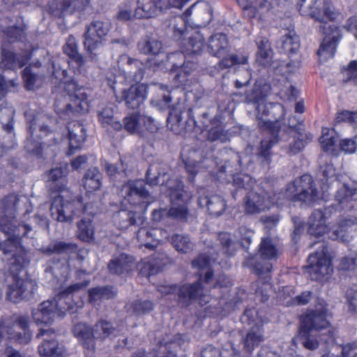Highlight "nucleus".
<instances>
[{"instance_id": "nucleus-42", "label": "nucleus", "mask_w": 357, "mask_h": 357, "mask_svg": "<svg viewBox=\"0 0 357 357\" xmlns=\"http://www.w3.org/2000/svg\"><path fill=\"white\" fill-rule=\"evenodd\" d=\"M293 137L294 139L289 142V144L282 146V149L289 155H295L301 152L307 141L312 139V135L310 134H305L303 136L297 135H290Z\"/></svg>"}, {"instance_id": "nucleus-36", "label": "nucleus", "mask_w": 357, "mask_h": 357, "mask_svg": "<svg viewBox=\"0 0 357 357\" xmlns=\"http://www.w3.org/2000/svg\"><path fill=\"white\" fill-rule=\"evenodd\" d=\"M138 51L144 54H159L162 50V42L155 37L145 36L137 43Z\"/></svg>"}, {"instance_id": "nucleus-58", "label": "nucleus", "mask_w": 357, "mask_h": 357, "mask_svg": "<svg viewBox=\"0 0 357 357\" xmlns=\"http://www.w3.org/2000/svg\"><path fill=\"white\" fill-rule=\"evenodd\" d=\"M15 323L24 331V334L18 335V340L21 343H28L32 336L31 332L29 329V317L26 315L19 317Z\"/></svg>"}, {"instance_id": "nucleus-29", "label": "nucleus", "mask_w": 357, "mask_h": 357, "mask_svg": "<svg viewBox=\"0 0 357 357\" xmlns=\"http://www.w3.org/2000/svg\"><path fill=\"white\" fill-rule=\"evenodd\" d=\"M162 12L161 0H137L135 13L139 18L153 17Z\"/></svg>"}, {"instance_id": "nucleus-55", "label": "nucleus", "mask_w": 357, "mask_h": 357, "mask_svg": "<svg viewBox=\"0 0 357 357\" xmlns=\"http://www.w3.org/2000/svg\"><path fill=\"white\" fill-rule=\"evenodd\" d=\"M213 280V272L207 270L204 276V282L206 284H209V287H223L231 285V280L224 274L220 275L215 279V282H212Z\"/></svg>"}, {"instance_id": "nucleus-59", "label": "nucleus", "mask_w": 357, "mask_h": 357, "mask_svg": "<svg viewBox=\"0 0 357 357\" xmlns=\"http://www.w3.org/2000/svg\"><path fill=\"white\" fill-rule=\"evenodd\" d=\"M293 193L291 190H289V185H287L285 190H280L273 193L272 195H268L267 198L268 204L272 203L277 205H282L287 200L291 201V196Z\"/></svg>"}, {"instance_id": "nucleus-12", "label": "nucleus", "mask_w": 357, "mask_h": 357, "mask_svg": "<svg viewBox=\"0 0 357 357\" xmlns=\"http://www.w3.org/2000/svg\"><path fill=\"white\" fill-rule=\"evenodd\" d=\"M327 317L328 312L326 309L310 311L302 317L301 328L307 331L326 330V333L332 338L333 335Z\"/></svg>"}, {"instance_id": "nucleus-16", "label": "nucleus", "mask_w": 357, "mask_h": 357, "mask_svg": "<svg viewBox=\"0 0 357 357\" xmlns=\"http://www.w3.org/2000/svg\"><path fill=\"white\" fill-rule=\"evenodd\" d=\"M245 199V211L246 213H259L268 208L267 193L258 186L248 192Z\"/></svg>"}, {"instance_id": "nucleus-3", "label": "nucleus", "mask_w": 357, "mask_h": 357, "mask_svg": "<svg viewBox=\"0 0 357 357\" xmlns=\"http://www.w3.org/2000/svg\"><path fill=\"white\" fill-rule=\"evenodd\" d=\"M18 199L14 195H8L0 201V231L6 236H13L20 241L23 236H29L31 227L29 225H20L15 220L16 205Z\"/></svg>"}, {"instance_id": "nucleus-5", "label": "nucleus", "mask_w": 357, "mask_h": 357, "mask_svg": "<svg viewBox=\"0 0 357 357\" xmlns=\"http://www.w3.org/2000/svg\"><path fill=\"white\" fill-rule=\"evenodd\" d=\"M55 120L46 114H38L30 122L29 126V137L25 142L27 151L39 155L42 151V143L34 141V137L42 138L51 132V126Z\"/></svg>"}, {"instance_id": "nucleus-41", "label": "nucleus", "mask_w": 357, "mask_h": 357, "mask_svg": "<svg viewBox=\"0 0 357 357\" xmlns=\"http://www.w3.org/2000/svg\"><path fill=\"white\" fill-rule=\"evenodd\" d=\"M259 252L261 259L264 261L275 260L280 252L270 238H264L259 245Z\"/></svg>"}, {"instance_id": "nucleus-9", "label": "nucleus", "mask_w": 357, "mask_h": 357, "mask_svg": "<svg viewBox=\"0 0 357 357\" xmlns=\"http://www.w3.org/2000/svg\"><path fill=\"white\" fill-rule=\"evenodd\" d=\"M319 31L325 35L323 41L317 50V54L324 59L334 56L338 40L341 38L340 30L333 22L326 23L319 26Z\"/></svg>"}, {"instance_id": "nucleus-22", "label": "nucleus", "mask_w": 357, "mask_h": 357, "mask_svg": "<svg viewBox=\"0 0 357 357\" xmlns=\"http://www.w3.org/2000/svg\"><path fill=\"white\" fill-rule=\"evenodd\" d=\"M329 212V209H326L324 212L321 210H315L312 213L307 222V233L310 236L319 238L326 232L328 227L326 220Z\"/></svg>"}, {"instance_id": "nucleus-20", "label": "nucleus", "mask_w": 357, "mask_h": 357, "mask_svg": "<svg viewBox=\"0 0 357 357\" xmlns=\"http://www.w3.org/2000/svg\"><path fill=\"white\" fill-rule=\"evenodd\" d=\"M169 166L162 162L152 163L146 172L147 184L151 186L164 185L169 179Z\"/></svg>"}, {"instance_id": "nucleus-63", "label": "nucleus", "mask_w": 357, "mask_h": 357, "mask_svg": "<svg viewBox=\"0 0 357 357\" xmlns=\"http://www.w3.org/2000/svg\"><path fill=\"white\" fill-rule=\"evenodd\" d=\"M340 268L344 271H354L357 268V251H352L342 258Z\"/></svg>"}, {"instance_id": "nucleus-21", "label": "nucleus", "mask_w": 357, "mask_h": 357, "mask_svg": "<svg viewBox=\"0 0 357 357\" xmlns=\"http://www.w3.org/2000/svg\"><path fill=\"white\" fill-rule=\"evenodd\" d=\"M119 66L129 77H133L134 81H141L145 74L142 66L144 64L139 60L132 59L127 55H121L118 61Z\"/></svg>"}, {"instance_id": "nucleus-17", "label": "nucleus", "mask_w": 357, "mask_h": 357, "mask_svg": "<svg viewBox=\"0 0 357 357\" xmlns=\"http://www.w3.org/2000/svg\"><path fill=\"white\" fill-rule=\"evenodd\" d=\"M91 0H61L60 8H50V13L58 18L80 14L90 6Z\"/></svg>"}, {"instance_id": "nucleus-60", "label": "nucleus", "mask_w": 357, "mask_h": 357, "mask_svg": "<svg viewBox=\"0 0 357 357\" xmlns=\"http://www.w3.org/2000/svg\"><path fill=\"white\" fill-rule=\"evenodd\" d=\"M169 218L181 221L186 222L190 216L189 211L185 205H180L172 207L168 210Z\"/></svg>"}, {"instance_id": "nucleus-8", "label": "nucleus", "mask_w": 357, "mask_h": 357, "mask_svg": "<svg viewBox=\"0 0 357 357\" xmlns=\"http://www.w3.org/2000/svg\"><path fill=\"white\" fill-rule=\"evenodd\" d=\"M108 32V24L100 20H94L87 26L84 35L83 45L92 59L95 56L93 52L102 45Z\"/></svg>"}, {"instance_id": "nucleus-62", "label": "nucleus", "mask_w": 357, "mask_h": 357, "mask_svg": "<svg viewBox=\"0 0 357 357\" xmlns=\"http://www.w3.org/2000/svg\"><path fill=\"white\" fill-rule=\"evenodd\" d=\"M7 236L8 238L6 241L0 242V250L4 255L15 252L21 246L17 238H14L13 236Z\"/></svg>"}, {"instance_id": "nucleus-35", "label": "nucleus", "mask_w": 357, "mask_h": 357, "mask_svg": "<svg viewBox=\"0 0 357 357\" xmlns=\"http://www.w3.org/2000/svg\"><path fill=\"white\" fill-rule=\"evenodd\" d=\"M82 183L88 192L98 190L102 185V174L96 167L89 169L82 178Z\"/></svg>"}, {"instance_id": "nucleus-39", "label": "nucleus", "mask_w": 357, "mask_h": 357, "mask_svg": "<svg viewBox=\"0 0 357 357\" xmlns=\"http://www.w3.org/2000/svg\"><path fill=\"white\" fill-rule=\"evenodd\" d=\"M26 29L25 24L22 19H20L15 25L3 30L4 40L10 43L22 41L26 37Z\"/></svg>"}, {"instance_id": "nucleus-48", "label": "nucleus", "mask_w": 357, "mask_h": 357, "mask_svg": "<svg viewBox=\"0 0 357 357\" xmlns=\"http://www.w3.org/2000/svg\"><path fill=\"white\" fill-rule=\"evenodd\" d=\"M94 226L90 218H84L77 222V236L82 241L89 242L93 239Z\"/></svg>"}, {"instance_id": "nucleus-64", "label": "nucleus", "mask_w": 357, "mask_h": 357, "mask_svg": "<svg viewBox=\"0 0 357 357\" xmlns=\"http://www.w3.org/2000/svg\"><path fill=\"white\" fill-rule=\"evenodd\" d=\"M354 233V229H347L338 226V228L332 233L331 237L342 243H349L352 239Z\"/></svg>"}, {"instance_id": "nucleus-49", "label": "nucleus", "mask_w": 357, "mask_h": 357, "mask_svg": "<svg viewBox=\"0 0 357 357\" xmlns=\"http://www.w3.org/2000/svg\"><path fill=\"white\" fill-rule=\"evenodd\" d=\"M22 77L27 90H34L40 87L44 79V76L33 72L31 66H27L23 70Z\"/></svg>"}, {"instance_id": "nucleus-30", "label": "nucleus", "mask_w": 357, "mask_h": 357, "mask_svg": "<svg viewBox=\"0 0 357 357\" xmlns=\"http://www.w3.org/2000/svg\"><path fill=\"white\" fill-rule=\"evenodd\" d=\"M29 264L27 251L22 245L13 252V257L9 259L8 275L7 277L19 275L20 273Z\"/></svg>"}, {"instance_id": "nucleus-61", "label": "nucleus", "mask_w": 357, "mask_h": 357, "mask_svg": "<svg viewBox=\"0 0 357 357\" xmlns=\"http://www.w3.org/2000/svg\"><path fill=\"white\" fill-rule=\"evenodd\" d=\"M153 303L149 301H136L130 304V310L135 315H142L152 311Z\"/></svg>"}, {"instance_id": "nucleus-11", "label": "nucleus", "mask_w": 357, "mask_h": 357, "mask_svg": "<svg viewBox=\"0 0 357 357\" xmlns=\"http://www.w3.org/2000/svg\"><path fill=\"white\" fill-rule=\"evenodd\" d=\"M121 196L132 204L140 199H151L152 196L146 188V183L142 179L128 180L121 190Z\"/></svg>"}, {"instance_id": "nucleus-19", "label": "nucleus", "mask_w": 357, "mask_h": 357, "mask_svg": "<svg viewBox=\"0 0 357 357\" xmlns=\"http://www.w3.org/2000/svg\"><path fill=\"white\" fill-rule=\"evenodd\" d=\"M136 267L135 259L125 253L114 257L108 264L110 273L126 276Z\"/></svg>"}, {"instance_id": "nucleus-32", "label": "nucleus", "mask_w": 357, "mask_h": 357, "mask_svg": "<svg viewBox=\"0 0 357 357\" xmlns=\"http://www.w3.org/2000/svg\"><path fill=\"white\" fill-rule=\"evenodd\" d=\"M202 207L207 208L211 215L219 216L225 210L226 204L225 200L219 195L202 196L198 200Z\"/></svg>"}, {"instance_id": "nucleus-46", "label": "nucleus", "mask_w": 357, "mask_h": 357, "mask_svg": "<svg viewBox=\"0 0 357 357\" xmlns=\"http://www.w3.org/2000/svg\"><path fill=\"white\" fill-rule=\"evenodd\" d=\"M289 190L294 194L303 192L305 190L317 188L312 177L309 174H304L295 179L291 183L288 184Z\"/></svg>"}, {"instance_id": "nucleus-52", "label": "nucleus", "mask_w": 357, "mask_h": 357, "mask_svg": "<svg viewBox=\"0 0 357 357\" xmlns=\"http://www.w3.org/2000/svg\"><path fill=\"white\" fill-rule=\"evenodd\" d=\"M172 244L175 249L182 253L192 250L194 244L190 237L185 234H174L171 238Z\"/></svg>"}, {"instance_id": "nucleus-15", "label": "nucleus", "mask_w": 357, "mask_h": 357, "mask_svg": "<svg viewBox=\"0 0 357 357\" xmlns=\"http://www.w3.org/2000/svg\"><path fill=\"white\" fill-rule=\"evenodd\" d=\"M171 262L170 258L165 252H156L150 258L140 261L137 268L142 274L150 276L156 275Z\"/></svg>"}, {"instance_id": "nucleus-6", "label": "nucleus", "mask_w": 357, "mask_h": 357, "mask_svg": "<svg viewBox=\"0 0 357 357\" xmlns=\"http://www.w3.org/2000/svg\"><path fill=\"white\" fill-rule=\"evenodd\" d=\"M320 244L319 248H321V252L316 251L310 255L307 259V266H305L307 273L313 280L323 281L326 276L330 275L333 268L331 266V259L328 256L327 248L324 242H315L310 245Z\"/></svg>"}, {"instance_id": "nucleus-40", "label": "nucleus", "mask_w": 357, "mask_h": 357, "mask_svg": "<svg viewBox=\"0 0 357 357\" xmlns=\"http://www.w3.org/2000/svg\"><path fill=\"white\" fill-rule=\"evenodd\" d=\"M2 105L1 104L0 107V122L2 124V128L8 135H10V137H15L13 124L15 109L7 103L5 106Z\"/></svg>"}, {"instance_id": "nucleus-10", "label": "nucleus", "mask_w": 357, "mask_h": 357, "mask_svg": "<svg viewBox=\"0 0 357 357\" xmlns=\"http://www.w3.org/2000/svg\"><path fill=\"white\" fill-rule=\"evenodd\" d=\"M148 86L144 84H134L116 95L119 102H124L125 106L131 110L138 109L146 99Z\"/></svg>"}, {"instance_id": "nucleus-44", "label": "nucleus", "mask_w": 357, "mask_h": 357, "mask_svg": "<svg viewBox=\"0 0 357 357\" xmlns=\"http://www.w3.org/2000/svg\"><path fill=\"white\" fill-rule=\"evenodd\" d=\"M255 181L248 174H237L234 175L232 185L235 190L232 191V195L234 199L236 198L238 191L252 190L254 188Z\"/></svg>"}, {"instance_id": "nucleus-56", "label": "nucleus", "mask_w": 357, "mask_h": 357, "mask_svg": "<svg viewBox=\"0 0 357 357\" xmlns=\"http://www.w3.org/2000/svg\"><path fill=\"white\" fill-rule=\"evenodd\" d=\"M142 121V116L138 114H133L126 116L123 119V126L125 130L131 134L140 132V124Z\"/></svg>"}, {"instance_id": "nucleus-28", "label": "nucleus", "mask_w": 357, "mask_h": 357, "mask_svg": "<svg viewBox=\"0 0 357 357\" xmlns=\"http://www.w3.org/2000/svg\"><path fill=\"white\" fill-rule=\"evenodd\" d=\"M43 357H66V349L62 343L54 338L44 339L38 347Z\"/></svg>"}, {"instance_id": "nucleus-33", "label": "nucleus", "mask_w": 357, "mask_h": 357, "mask_svg": "<svg viewBox=\"0 0 357 357\" xmlns=\"http://www.w3.org/2000/svg\"><path fill=\"white\" fill-rule=\"evenodd\" d=\"M264 340L263 328L261 326H252L243 338L242 342L245 351L251 353Z\"/></svg>"}, {"instance_id": "nucleus-13", "label": "nucleus", "mask_w": 357, "mask_h": 357, "mask_svg": "<svg viewBox=\"0 0 357 357\" xmlns=\"http://www.w3.org/2000/svg\"><path fill=\"white\" fill-rule=\"evenodd\" d=\"M10 278L13 283L8 287L7 298L15 303L29 300L35 290V284L31 281L21 279L19 275Z\"/></svg>"}, {"instance_id": "nucleus-2", "label": "nucleus", "mask_w": 357, "mask_h": 357, "mask_svg": "<svg viewBox=\"0 0 357 357\" xmlns=\"http://www.w3.org/2000/svg\"><path fill=\"white\" fill-rule=\"evenodd\" d=\"M259 126H265L271 130L273 139H264L261 142L258 158L264 166L269 165L271 162V149L274 144L280 140L285 141L289 135L303 136L305 133L303 121L296 116H291L287 123L280 126L278 121L273 122L271 119H264L259 122Z\"/></svg>"}, {"instance_id": "nucleus-24", "label": "nucleus", "mask_w": 357, "mask_h": 357, "mask_svg": "<svg viewBox=\"0 0 357 357\" xmlns=\"http://www.w3.org/2000/svg\"><path fill=\"white\" fill-rule=\"evenodd\" d=\"M68 174L66 167H55L47 172L45 179L48 188L55 192L64 190L67 184L66 176Z\"/></svg>"}, {"instance_id": "nucleus-18", "label": "nucleus", "mask_w": 357, "mask_h": 357, "mask_svg": "<svg viewBox=\"0 0 357 357\" xmlns=\"http://www.w3.org/2000/svg\"><path fill=\"white\" fill-rule=\"evenodd\" d=\"M31 316L36 324L49 325L54 322L56 317H58V311L54 305V301L47 300L40 303L36 308L33 309Z\"/></svg>"}, {"instance_id": "nucleus-45", "label": "nucleus", "mask_w": 357, "mask_h": 357, "mask_svg": "<svg viewBox=\"0 0 357 357\" xmlns=\"http://www.w3.org/2000/svg\"><path fill=\"white\" fill-rule=\"evenodd\" d=\"M257 61L261 66L269 65L272 60L273 51L268 40L266 38L260 39L257 42Z\"/></svg>"}, {"instance_id": "nucleus-34", "label": "nucleus", "mask_w": 357, "mask_h": 357, "mask_svg": "<svg viewBox=\"0 0 357 357\" xmlns=\"http://www.w3.org/2000/svg\"><path fill=\"white\" fill-rule=\"evenodd\" d=\"M39 251L46 255H52L53 254L70 255L77 252V246L72 243L54 241L47 246L40 248Z\"/></svg>"}, {"instance_id": "nucleus-23", "label": "nucleus", "mask_w": 357, "mask_h": 357, "mask_svg": "<svg viewBox=\"0 0 357 357\" xmlns=\"http://www.w3.org/2000/svg\"><path fill=\"white\" fill-rule=\"evenodd\" d=\"M69 273L70 268L67 262L59 259L50 261L45 271V277L53 284L66 280Z\"/></svg>"}, {"instance_id": "nucleus-26", "label": "nucleus", "mask_w": 357, "mask_h": 357, "mask_svg": "<svg viewBox=\"0 0 357 357\" xmlns=\"http://www.w3.org/2000/svg\"><path fill=\"white\" fill-rule=\"evenodd\" d=\"M203 296L204 288L200 281L190 284H184L178 289V302L183 305H188L191 302Z\"/></svg>"}, {"instance_id": "nucleus-38", "label": "nucleus", "mask_w": 357, "mask_h": 357, "mask_svg": "<svg viewBox=\"0 0 357 357\" xmlns=\"http://www.w3.org/2000/svg\"><path fill=\"white\" fill-rule=\"evenodd\" d=\"M115 224L120 229H127L141 220L140 215L129 210H121L114 215Z\"/></svg>"}, {"instance_id": "nucleus-47", "label": "nucleus", "mask_w": 357, "mask_h": 357, "mask_svg": "<svg viewBox=\"0 0 357 357\" xmlns=\"http://www.w3.org/2000/svg\"><path fill=\"white\" fill-rule=\"evenodd\" d=\"M116 296V291L111 286H98L89 290V301L95 303L102 299H111Z\"/></svg>"}, {"instance_id": "nucleus-1", "label": "nucleus", "mask_w": 357, "mask_h": 357, "mask_svg": "<svg viewBox=\"0 0 357 357\" xmlns=\"http://www.w3.org/2000/svg\"><path fill=\"white\" fill-rule=\"evenodd\" d=\"M57 72H53V75L64 84V89L68 93V97L56 99L54 107L55 111L61 117H70L71 114L84 113L89 111V102L88 100L89 89L80 86L75 80L66 81L67 71L61 70L62 77L58 76Z\"/></svg>"}, {"instance_id": "nucleus-53", "label": "nucleus", "mask_w": 357, "mask_h": 357, "mask_svg": "<svg viewBox=\"0 0 357 357\" xmlns=\"http://www.w3.org/2000/svg\"><path fill=\"white\" fill-rule=\"evenodd\" d=\"M63 48L64 53L73 59L79 66L81 67L84 65L85 59L79 52L78 46L73 38H69Z\"/></svg>"}, {"instance_id": "nucleus-7", "label": "nucleus", "mask_w": 357, "mask_h": 357, "mask_svg": "<svg viewBox=\"0 0 357 357\" xmlns=\"http://www.w3.org/2000/svg\"><path fill=\"white\" fill-rule=\"evenodd\" d=\"M298 10L302 15L310 16L319 22L331 23L335 14L326 0H298Z\"/></svg>"}, {"instance_id": "nucleus-57", "label": "nucleus", "mask_w": 357, "mask_h": 357, "mask_svg": "<svg viewBox=\"0 0 357 357\" xmlns=\"http://www.w3.org/2000/svg\"><path fill=\"white\" fill-rule=\"evenodd\" d=\"M204 46V38L199 32L195 33L189 38L187 51L192 54H199Z\"/></svg>"}, {"instance_id": "nucleus-43", "label": "nucleus", "mask_w": 357, "mask_h": 357, "mask_svg": "<svg viewBox=\"0 0 357 357\" xmlns=\"http://www.w3.org/2000/svg\"><path fill=\"white\" fill-rule=\"evenodd\" d=\"M52 301H54V305H55V308L58 311V317H63L68 311L73 312L76 311L75 307H77L71 298L69 297V295L63 291H61Z\"/></svg>"}, {"instance_id": "nucleus-54", "label": "nucleus", "mask_w": 357, "mask_h": 357, "mask_svg": "<svg viewBox=\"0 0 357 357\" xmlns=\"http://www.w3.org/2000/svg\"><path fill=\"white\" fill-rule=\"evenodd\" d=\"M319 199V192L317 188L307 190L303 192H296L291 196L292 202H300L306 204H311Z\"/></svg>"}, {"instance_id": "nucleus-27", "label": "nucleus", "mask_w": 357, "mask_h": 357, "mask_svg": "<svg viewBox=\"0 0 357 357\" xmlns=\"http://www.w3.org/2000/svg\"><path fill=\"white\" fill-rule=\"evenodd\" d=\"M26 58L4 46L1 47L0 68L3 70H15L21 68L26 65Z\"/></svg>"}, {"instance_id": "nucleus-37", "label": "nucleus", "mask_w": 357, "mask_h": 357, "mask_svg": "<svg viewBox=\"0 0 357 357\" xmlns=\"http://www.w3.org/2000/svg\"><path fill=\"white\" fill-rule=\"evenodd\" d=\"M278 48L282 53L288 55L296 53L300 48L298 36L295 32L289 31L281 37L278 43Z\"/></svg>"}, {"instance_id": "nucleus-50", "label": "nucleus", "mask_w": 357, "mask_h": 357, "mask_svg": "<svg viewBox=\"0 0 357 357\" xmlns=\"http://www.w3.org/2000/svg\"><path fill=\"white\" fill-rule=\"evenodd\" d=\"M104 169L107 176L114 182H120L127 177V169L122 161L120 166L105 162Z\"/></svg>"}, {"instance_id": "nucleus-31", "label": "nucleus", "mask_w": 357, "mask_h": 357, "mask_svg": "<svg viewBox=\"0 0 357 357\" xmlns=\"http://www.w3.org/2000/svg\"><path fill=\"white\" fill-rule=\"evenodd\" d=\"M93 328L96 340L116 337L122 331L121 327L114 326L112 323L105 319L98 320Z\"/></svg>"}, {"instance_id": "nucleus-14", "label": "nucleus", "mask_w": 357, "mask_h": 357, "mask_svg": "<svg viewBox=\"0 0 357 357\" xmlns=\"http://www.w3.org/2000/svg\"><path fill=\"white\" fill-rule=\"evenodd\" d=\"M79 202L64 200L61 196L54 198L51 207L52 217L61 222H71L75 215V206Z\"/></svg>"}, {"instance_id": "nucleus-25", "label": "nucleus", "mask_w": 357, "mask_h": 357, "mask_svg": "<svg viewBox=\"0 0 357 357\" xmlns=\"http://www.w3.org/2000/svg\"><path fill=\"white\" fill-rule=\"evenodd\" d=\"M73 333L85 349L89 351L96 349V339L93 327H90L84 323H78L73 328Z\"/></svg>"}, {"instance_id": "nucleus-4", "label": "nucleus", "mask_w": 357, "mask_h": 357, "mask_svg": "<svg viewBox=\"0 0 357 357\" xmlns=\"http://www.w3.org/2000/svg\"><path fill=\"white\" fill-rule=\"evenodd\" d=\"M208 49L213 56L222 58L218 63L220 69L248 63L247 56L241 54H228L230 47L227 36L224 33H218L211 36L208 40Z\"/></svg>"}, {"instance_id": "nucleus-51", "label": "nucleus", "mask_w": 357, "mask_h": 357, "mask_svg": "<svg viewBox=\"0 0 357 357\" xmlns=\"http://www.w3.org/2000/svg\"><path fill=\"white\" fill-rule=\"evenodd\" d=\"M157 231L156 229H149L146 227L140 228L137 231V238L141 245L149 249L154 248L158 244L155 238Z\"/></svg>"}]
</instances>
